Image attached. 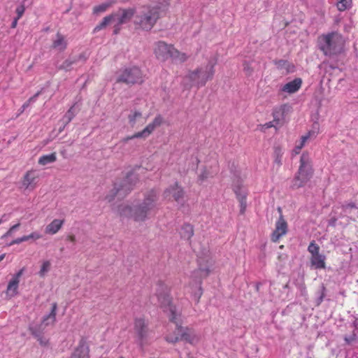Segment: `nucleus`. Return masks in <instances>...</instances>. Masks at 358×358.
I'll return each mask as SVG.
<instances>
[{
    "instance_id": "f257e3e1",
    "label": "nucleus",
    "mask_w": 358,
    "mask_h": 358,
    "mask_svg": "<svg viewBox=\"0 0 358 358\" xmlns=\"http://www.w3.org/2000/svg\"><path fill=\"white\" fill-rule=\"evenodd\" d=\"M214 66V62H209L206 64L189 70L183 78L184 85L189 88L192 87L199 88L204 86L213 77L215 73Z\"/></svg>"
},
{
    "instance_id": "f03ea898",
    "label": "nucleus",
    "mask_w": 358,
    "mask_h": 358,
    "mask_svg": "<svg viewBox=\"0 0 358 358\" xmlns=\"http://www.w3.org/2000/svg\"><path fill=\"white\" fill-rule=\"evenodd\" d=\"M313 172L310 154L308 152H304L300 157V164L292 180L291 187L298 189L305 186L313 177Z\"/></svg>"
},
{
    "instance_id": "7ed1b4c3",
    "label": "nucleus",
    "mask_w": 358,
    "mask_h": 358,
    "mask_svg": "<svg viewBox=\"0 0 358 358\" xmlns=\"http://www.w3.org/2000/svg\"><path fill=\"white\" fill-rule=\"evenodd\" d=\"M161 16L159 6H145L139 9L135 15L134 24L143 30H150Z\"/></svg>"
},
{
    "instance_id": "20e7f679",
    "label": "nucleus",
    "mask_w": 358,
    "mask_h": 358,
    "mask_svg": "<svg viewBox=\"0 0 358 358\" xmlns=\"http://www.w3.org/2000/svg\"><path fill=\"white\" fill-rule=\"evenodd\" d=\"M319 43L320 49L325 55L333 56L343 50L345 40L340 34L332 32L320 37Z\"/></svg>"
},
{
    "instance_id": "39448f33",
    "label": "nucleus",
    "mask_w": 358,
    "mask_h": 358,
    "mask_svg": "<svg viewBox=\"0 0 358 358\" xmlns=\"http://www.w3.org/2000/svg\"><path fill=\"white\" fill-rule=\"evenodd\" d=\"M154 52L156 57L161 61L171 59L175 62H183L187 59L185 53L180 52L172 45L161 41L156 43Z\"/></svg>"
},
{
    "instance_id": "423d86ee",
    "label": "nucleus",
    "mask_w": 358,
    "mask_h": 358,
    "mask_svg": "<svg viewBox=\"0 0 358 358\" xmlns=\"http://www.w3.org/2000/svg\"><path fill=\"white\" fill-rule=\"evenodd\" d=\"M134 176L133 175L128 176L127 179L121 184L115 183L113 188L106 194L105 200L106 202L111 203V207L113 203H117L122 198H123L129 191L131 190V186L127 185V183L133 180Z\"/></svg>"
},
{
    "instance_id": "0eeeda50",
    "label": "nucleus",
    "mask_w": 358,
    "mask_h": 358,
    "mask_svg": "<svg viewBox=\"0 0 358 358\" xmlns=\"http://www.w3.org/2000/svg\"><path fill=\"white\" fill-rule=\"evenodd\" d=\"M143 81V73L137 66H132L119 72L116 77L117 83H123L127 85L141 83Z\"/></svg>"
},
{
    "instance_id": "6e6552de",
    "label": "nucleus",
    "mask_w": 358,
    "mask_h": 358,
    "mask_svg": "<svg viewBox=\"0 0 358 358\" xmlns=\"http://www.w3.org/2000/svg\"><path fill=\"white\" fill-rule=\"evenodd\" d=\"M148 322L143 317L136 318L134 322V332L138 345L143 348L148 343L149 331Z\"/></svg>"
},
{
    "instance_id": "1a4fd4ad",
    "label": "nucleus",
    "mask_w": 358,
    "mask_h": 358,
    "mask_svg": "<svg viewBox=\"0 0 358 358\" xmlns=\"http://www.w3.org/2000/svg\"><path fill=\"white\" fill-rule=\"evenodd\" d=\"M163 122V118L162 116L158 115L155 117L153 121L148 124L144 129L141 131L135 133L134 135L127 136L124 138L122 141L124 143L134 138H145L150 136L152 131L158 127H159Z\"/></svg>"
},
{
    "instance_id": "9d476101",
    "label": "nucleus",
    "mask_w": 358,
    "mask_h": 358,
    "mask_svg": "<svg viewBox=\"0 0 358 358\" xmlns=\"http://www.w3.org/2000/svg\"><path fill=\"white\" fill-rule=\"evenodd\" d=\"M110 24L114 25V33L117 34L120 29V27L123 24V23L121 21V19L117 11L103 17L102 21L94 27V31H99Z\"/></svg>"
},
{
    "instance_id": "9b49d317",
    "label": "nucleus",
    "mask_w": 358,
    "mask_h": 358,
    "mask_svg": "<svg viewBox=\"0 0 358 358\" xmlns=\"http://www.w3.org/2000/svg\"><path fill=\"white\" fill-rule=\"evenodd\" d=\"M310 253V263L315 268H325V257L320 253V247L315 243H310L308 248Z\"/></svg>"
},
{
    "instance_id": "f8f14e48",
    "label": "nucleus",
    "mask_w": 358,
    "mask_h": 358,
    "mask_svg": "<svg viewBox=\"0 0 358 358\" xmlns=\"http://www.w3.org/2000/svg\"><path fill=\"white\" fill-rule=\"evenodd\" d=\"M38 175L36 171L31 169L27 171L22 178L20 182V188L23 191H32L36 187Z\"/></svg>"
},
{
    "instance_id": "ddd939ff",
    "label": "nucleus",
    "mask_w": 358,
    "mask_h": 358,
    "mask_svg": "<svg viewBox=\"0 0 358 358\" xmlns=\"http://www.w3.org/2000/svg\"><path fill=\"white\" fill-rule=\"evenodd\" d=\"M164 198L169 201H175L180 203L182 201L184 197V191L182 188L177 183L170 185L165 189L163 194Z\"/></svg>"
},
{
    "instance_id": "4468645a",
    "label": "nucleus",
    "mask_w": 358,
    "mask_h": 358,
    "mask_svg": "<svg viewBox=\"0 0 358 358\" xmlns=\"http://www.w3.org/2000/svg\"><path fill=\"white\" fill-rule=\"evenodd\" d=\"M22 273L23 270L21 269L17 273L13 275L11 279L9 280L6 291V296L8 299H11L18 294V287Z\"/></svg>"
},
{
    "instance_id": "2eb2a0df",
    "label": "nucleus",
    "mask_w": 358,
    "mask_h": 358,
    "mask_svg": "<svg viewBox=\"0 0 358 358\" xmlns=\"http://www.w3.org/2000/svg\"><path fill=\"white\" fill-rule=\"evenodd\" d=\"M112 210L120 217L133 218L134 208L127 203H113Z\"/></svg>"
},
{
    "instance_id": "dca6fc26",
    "label": "nucleus",
    "mask_w": 358,
    "mask_h": 358,
    "mask_svg": "<svg viewBox=\"0 0 358 358\" xmlns=\"http://www.w3.org/2000/svg\"><path fill=\"white\" fill-rule=\"evenodd\" d=\"M287 232V224L283 218L282 215H280L279 219L275 223V229L271 235V240L273 242H278V240L285 235Z\"/></svg>"
},
{
    "instance_id": "f3484780",
    "label": "nucleus",
    "mask_w": 358,
    "mask_h": 358,
    "mask_svg": "<svg viewBox=\"0 0 358 358\" xmlns=\"http://www.w3.org/2000/svg\"><path fill=\"white\" fill-rule=\"evenodd\" d=\"M181 334L182 339L192 345H196L200 341L201 336L199 334L192 328L183 327V329H182V331H180Z\"/></svg>"
},
{
    "instance_id": "a211bd4d",
    "label": "nucleus",
    "mask_w": 358,
    "mask_h": 358,
    "mask_svg": "<svg viewBox=\"0 0 358 358\" xmlns=\"http://www.w3.org/2000/svg\"><path fill=\"white\" fill-rule=\"evenodd\" d=\"M157 198V192L152 189L145 194L144 199L141 205L143 206V208L152 211L156 206Z\"/></svg>"
},
{
    "instance_id": "6ab92c4d",
    "label": "nucleus",
    "mask_w": 358,
    "mask_h": 358,
    "mask_svg": "<svg viewBox=\"0 0 358 358\" xmlns=\"http://www.w3.org/2000/svg\"><path fill=\"white\" fill-rule=\"evenodd\" d=\"M159 303L162 306L165 307V311L169 313L170 320L176 322L178 317L180 316V313L174 306L170 304L168 297L163 296L162 301H159Z\"/></svg>"
},
{
    "instance_id": "aec40b11",
    "label": "nucleus",
    "mask_w": 358,
    "mask_h": 358,
    "mask_svg": "<svg viewBox=\"0 0 358 358\" xmlns=\"http://www.w3.org/2000/svg\"><path fill=\"white\" fill-rule=\"evenodd\" d=\"M151 211L145 208H143L141 204L134 208L133 220L137 222H145L149 218V215Z\"/></svg>"
},
{
    "instance_id": "412c9836",
    "label": "nucleus",
    "mask_w": 358,
    "mask_h": 358,
    "mask_svg": "<svg viewBox=\"0 0 358 358\" xmlns=\"http://www.w3.org/2000/svg\"><path fill=\"white\" fill-rule=\"evenodd\" d=\"M302 80L301 78H295L288 82L281 87V92L287 94H293L297 92L301 86Z\"/></svg>"
},
{
    "instance_id": "4be33fe9",
    "label": "nucleus",
    "mask_w": 358,
    "mask_h": 358,
    "mask_svg": "<svg viewBox=\"0 0 358 358\" xmlns=\"http://www.w3.org/2000/svg\"><path fill=\"white\" fill-rule=\"evenodd\" d=\"M71 358H90L88 345L85 342H80L74 350Z\"/></svg>"
},
{
    "instance_id": "5701e85b",
    "label": "nucleus",
    "mask_w": 358,
    "mask_h": 358,
    "mask_svg": "<svg viewBox=\"0 0 358 358\" xmlns=\"http://www.w3.org/2000/svg\"><path fill=\"white\" fill-rule=\"evenodd\" d=\"M57 306L56 303L52 304L50 313L43 318L41 326L45 328L50 325H53L56 321Z\"/></svg>"
},
{
    "instance_id": "b1692460",
    "label": "nucleus",
    "mask_w": 358,
    "mask_h": 358,
    "mask_svg": "<svg viewBox=\"0 0 358 358\" xmlns=\"http://www.w3.org/2000/svg\"><path fill=\"white\" fill-rule=\"evenodd\" d=\"M63 224V220L55 219L45 227V234L48 235H54L62 229Z\"/></svg>"
},
{
    "instance_id": "393cba45",
    "label": "nucleus",
    "mask_w": 358,
    "mask_h": 358,
    "mask_svg": "<svg viewBox=\"0 0 358 358\" xmlns=\"http://www.w3.org/2000/svg\"><path fill=\"white\" fill-rule=\"evenodd\" d=\"M287 108L285 105L276 108L273 111V122L276 125L280 124L285 119V113Z\"/></svg>"
},
{
    "instance_id": "a878e982",
    "label": "nucleus",
    "mask_w": 358,
    "mask_h": 358,
    "mask_svg": "<svg viewBox=\"0 0 358 358\" xmlns=\"http://www.w3.org/2000/svg\"><path fill=\"white\" fill-rule=\"evenodd\" d=\"M182 329H183V327H177L172 333H170L166 336V341L171 343H175L180 340H182V334H180V331H182Z\"/></svg>"
},
{
    "instance_id": "bb28decb",
    "label": "nucleus",
    "mask_w": 358,
    "mask_h": 358,
    "mask_svg": "<svg viewBox=\"0 0 358 358\" xmlns=\"http://www.w3.org/2000/svg\"><path fill=\"white\" fill-rule=\"evenodd\" d=\"M142 120V113L138 110H131L128 115V122L131 127H134Z\"/></svg>"
},
{
    "instance_id": "cd10ccee",
    "label": "nucleus",
    "mask_w": 358,
    "mask_h": 358,
    "mask_svg": "<svg viewBox=\"0 0 358 358\" xmlns=\"http://www.w3.org/2000/svg\"><path fill=\"white\" fill-rule=\"evenodd\" d=\"M123 24L129 22L134 15V10L131 8L120 9L117 11Z\"/></svg>"
},
{
    "instance_id": "c85d7f7f",
    "label": "nucleus",
    "mask_w": 358,
    "mask_h": 358,
    "mask_svg": "<svg viewBox=\"0 0 358 358\" xmlns=\"http://www.w3.org/2000/svg\"><path fill=\"white\" fill-rule=\"evenodd\" d=\"M52 47L53 48L60 51L64 50L66 47V41L64 37L62 35L57 34L53 41Z\"/></svg>"
},
{
    "instance_id": "c756f323",
    "label": "nucleus",
    "mask_w": 358,
    "mask_h": 358,
    "mask_svg": "<svg viewBox=\"0 0 358 358\" xmlns=\"http://www.w3.org/2000/svg\"><path fill=\"white\" fill-rule=\"evenodd\" d=\"M283 151L280 147H275L273 151V164L278 168L282 164Z\"/></svg>"
},
{
    "instance_id": "7c9ffc66",
    "label": "nucleus",
    "mask_w": 358,
    "mask_h": 358,
    "mask_svg": "<svg viewBox=\"0 0 358 358\" xmlns=\"http://www.w3.org/2000/svg\"><path fill=\"white\" fill-rule=\"evenodd\" d=\"M57 160V155L55 152H52L49 155H42L39 157L38 163L41 166H45L49 164H52Z\"/></svg>"
},
{
    "instance_id": "2f4dec72",
    "label": "nucleus",
    "mask_w": 358,
    "mask_h": 358,
    "mask_svg": "<svg viewBox=\"0 0 358 358\" xmlns=\"http://www.w3.org/2000/svg\"><path fill=\"white\" fill-rule=\"evenodd\" d=\"M180 234L182 238L189 239L194 234L192 226L187 224H184L180 229Z\"/></svg>"
},
{
    "instance_id": "473e14b6",
    "label": "nucleus",
    "mask_w": 358,
    "mask_h": 358,
    "mask_svg": "<svg viewBox=\"0 0 358 358\" xmlns=\"http://www.w3.org/2000/svg\"><path fill=\"white\" fill-rule=\"evenodd\" d=\"M113 3V1H110L94 6L93 8V13L95 15H99L100 13H104L112 6Z\"/></svg>"
},
{
    "instance_id": "72a5a7b5",
    "label": "nucleus",
    "mask_w": 358,
    "mask_h": 358,
    "mask_svg": "<svg viewBox=\"0 0 358 358\" xmlns=\"http://www.w3.org/2000/svg\"><path fill=\"white\" fill-rule=\"evenodd\" d=\"M51 267V263L49 260H44L41 262L40 270L38 271V275L41 278H44L47 273L50 271Z\"/></svg>"
},
{
    "instance_id": "f704fd0d",
    "label": "nucleus",
    "mask_w": 358,
    "mask_h": 358,
    "mask_svg": "<svg viewBox=\"0 0 358 358\" xmlns=\"http://www.w3.org/2000/svg\"><path fill=\"white\" fill-rule=\"evenodd\" d=\"M32 334L42 347H48L49 345V339L46 336L34 330H32Z\"/></svg>"
},
{
    "instance_id": "c9c22d12",
    "label": "nucleus",
    "mask_w": 358,
    "mask_h": 358,
    "mask_svg": "<svg viewBox=\"0 0 358 358\" xmlns=\"http://www.w3.org/2000/svg\"><path fill=\"white\" fill-rule=\"evenodd\" d=\"M312 134H314V133L311 132V131H309L306 135L302 136L301 139H300V141L296 143V145L299 149L301 150L304 147V145H305L306 143L307 142V141L310 138Z\"/></svg>"
},
{
    "instance_id": "e433bc0d",
    "label": "nucleus",
    "mask_w": 358,
    "mask_h": 358,
    "mask_svg": "<svg viewBox=\"0 0 358 358\" xmlns=\"http://www.w3.org/2000/svg\"><path fill=\"white\" fill-rule=\"evenodd\" d=\"M75 115H76V111L74 110V107L72 106L69 108V110L66 112V113L65 114V115L63 117V120H64V122H65V124L69 123L73 120Z\"/></svg>"
},
{
    "instance_id": "4c0bfd02",
    "label": "nucleus",
    "mask_w": 358,
    "mask_h": 358,
    "mask_svg": "<svg viewBox=\"0 0 358 358\" xmlns=\"http://www.w3.org/2000/svg\"><path fill=\"white\" fill-rule=\"evenodd\" d=\"M236 193L237 194V196H238V199L239 200V202H240V205H241V212L242 213H244L245 210V208H246V196H245V194L243 193V194H238V192L236 190H235Z\"/></svg>"
},
{
    "instance_id": "58836bf2",
    "label": "nucleus",
    "mask_w": 358,
    "mask_h": 358,
    "mask_svg": "<svg viewBox=\"0 0 358 358\" xmlns=\"http://www.w3.org/2000/svg\"><path fill=\"white\" fill-rule=\"evenodd\" d=\"M352 4V0H339L337 7L339 10H345L350 8Z\"/></svg>"
},
{
    "instance_id": "ea45409f",
    "label": "nucleus",
    "mask_w": 358,
    "mask_h": 358,
    "mask_svg": "<svg viewBox=\"0 0 358 358\" xmlns=\"http://www.w3.org/2000/svg\"><path fill=\"white\" fill-rule=\"evenodd\" d=\"M213 175L210 171L206 168L203 169L199 175V179L201 182L208 180L209 178H212Z\"/></svg>"
},
{
    "instance_id": "a19ab883",
    "label": "nucleus",
    "mask_w": 358,
    "mask_h": 358,
    "mask_svg": "<svg viewBox=\"0 0 358 358\" xmlns=\"http://www.w3.org/2000/svg\"><path fill=\"white\" fill-rule=\"evenodd\" d=\"M42 237H43V235L40 232L36 231L31 232L29 235H25L27 241H36L37 240L42 238Z\"/></svg>"
},
{
    "instance_id": "79ce46f5",
    "label": "nucleus",
    "mask_w": 358,
    "mask_h": 358,
    "mask_svg": "<svg viewBox=\"0 0 358 358\" xmlns=\"http://www.w3.org/2000/svg\"><path fill=\"white\" fill-rule=\"evenodd\" d=\"M20 225V224L17 223V224L12 226L9 229V230L1 236V238H5L6 237L11 236L13 235V233L19 228Z\"/></svg>"
},
{
    "instance_id": "37998d69",
    "label": "nucleus",
    "mask_w": 358,
    "mask_h": 358,
    "mask_svg": "<svg viewBox=\"0 0 358 358\" xmlns=\"http://www.w3.org/2000/svg\"><path fill=\"white\" fill-rule=\"evenodd\" d=\"M243 71L246 75L250 76L253 72L252 68L250 66V64L249 62L243 63Z\"/></svg>"
},
{
    "instance_id": "c03bdc74",
    "label": "nucleus",
    "mask_w": 358,
    "mask_h": 358,
    "mask_svg": "<svg viewBox=\"0 0 358 358\" xmlns=\"http://www.w3.org/2000/svg\"><path fill=\"white\" fill-rule=\"evenodd\" d=\"M202 293L203 292H202V289H201L200 283H199L196 287V291L194 293V297H195V299L196 301H199L201 296L202 295Z\"/></svg>"
},
{
    "instance_id": "a18cd8bd",
    "label": "nucleus",
    "mask_w": 358,
    "mask_h": 358,
    "mask_svg": "<svg viewBox=\"0 0 358 358\" xmlns=\"http://www.w3.org/2000/svg\"><path fill=\"white\" fill-rule=\"evenodd\" d=\"M27 241V238H25V236H23L22 237H20V238H17L15 240H13V241H11L8 245H15V244H20L22 242H25Z\"/></svg>"
},
{
    "instance_id": "49530a36",
    "label": "nucleus",
    "mask_w": 358,
    "mask_h": 358,
    "mask_svg": "<svg viewBox=\"0 0 358 358\" xmlns=\"http://www.w3.org/2000/svg\"><path fill=\"white\" fill-rule=\"evenodd\" d=\"M24 10H25V8L23 5H21L17 8L16 13L17 14V19H20L22 16V15L24 12Z\"/></svg>"
},
{
    "instance_id": "de8ad7c7",
    "label": "nucleus",
    "mask_w": 358,
    "mask_h": 358,
    "mask_svg": "<svg viewBox=\"0 0 358 358\" xmlns=\"http://www.w3.org/2000/svg\"><path fill=\"white\" fill-rule=\"evenodd\" d=\"M200 272H201V275L202 277H206L209 272H210V270L209 269H201L200 268Z\"/></svg>"
},
{
    "instance_id": "09e8293b",
    "label": "nucleus",
    "mask_w": 358,
    "mask_h": 358,
    "mask_svg": "<svg viewBox=\"0 0 358 358\" xmlns=\"http://www.w3.org/2000/svg\"><path fill=\"white\" fill-rule=\"evenodd\" d=\"M301 151V149H299L296 145H295V147L292 150V154L293 155H298Z\"/></svg>"
},
{
    "instance_id": "8fccbe9b",
    "label": "nucleus",
    "mask_w": 358,
    "mask_h": 358,
    "mask_svg": "<svg viewBox=\"0 0 358 358\" xmlns=\"http://www.w3.org/2000/svg\"><path fill=\"white\" fill-rule=\"evenodd\" d=\"M67 239L72 243H74L76 241V237L74 235L69 236Z\"/></svg>"
},
{
    "instance_id": "3c124183",
    "label": "nucleus",
    "mask_w": 358,
    "mask_h": 358,
    "mask_svg": "<svg viewBox=\"0 0 358 358\" xmlns=\"http://www.w3.org/2000/svg\"><path fill=\"white\" fill-rule=\"evenodd\" d=\"M17 20H18V19H17V18L14 20V22H13V24H12V27H15L16 26V24H17Z\"/></svg>"
},
{
    "instance_id": "603ef678",
    "label": "nucleus",
    "mask_w": 358,
    "mask_h": 358,
    "mask_svg": "<svg viewBox=\"0 0 358 358\" xmlns=\"http://www.w3.org/2000/svg\"><path fill=\"white\" fill-rule=\"evenodd\" d=\"M5 255H6L5 254H3V255H0V262L2 261L4 259Z\"/></svg>"
},
{
    "instance_id": "864d4df0",
    "label": "nucleus",
    "mask_w": 358,
    "mask_h": 358,
    "mask_svg": "<svg viewBox=\"0 0 358 358\" xmlns=\"http://www.w3.org/2000/svg\"><path fill=\"white\" fill-rule=\"evenodd\" d=\"M73 62H72L73 63ZM71 64V62H69V61H66V62L64 63V64H66V66H69L70 64Z\"/></svg>"
},
{
    "instance_id": "5fc2aeb1",
    "label": "nucleus",
    "mask_w": 358,
    "mask_h": 358,
    "mask_svg": "<svg viewBox=\"0 0 358 358\" xmlns=\"http://www.w3.org/2000/svg\"><path fill=\"white\" fill-rule=\"evenodd\" d=\"M6 217V215H3V216H2V217L0 219V224H1V223L3 222V217Z\"/></svg>"
},
{
    "instance_id": "6e6d98bb",
    "label": "nucleus",
    "mask_w": 358,
    "mask_h": 358,
    "mask_svg": "<svg viewBox=\"0 0 358 358\" xmlns=\"http://www.w3.org/2000/svg\"><path fill=\"white\" fill-rule=\"evenodd\" d=\"M120 358H123V357H120Z\"/></svg>"
}]
</instances>
